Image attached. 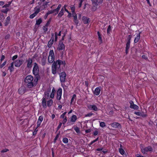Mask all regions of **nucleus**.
I'll list each match as a JSON object with an SVG mask.
<instances>
[{
	"instance_id": "nucleus-49",
	"label": "nucleus",
	"mask_w": 157,
	"mask_h": 157,
	"mask_svg": "<svg viewBox=\"0 0 157 157\" xmlns=\"http://www.w3.org/2000/svg\"><path fill=\"white\" fill-rule=\"evenodd\" d=\"M51 19H52L51 18H50L49 19V20L48 21L46 25H45L46 26L48 27L50 24L51 21Z\"/></svg>"
},
{
	"instance_id": "nucleus-20",
	"label": "nucleus",
	"mask_w": 157,
	"mask_h": 157,
	"mask_svg": "<svg viewBox=\"0 0 157 157\" xmlns=\"http://www.w3.org/2000/svg\"><path fill=\"white\" fill-rule=\"evenodd\" d=\"M42 105L43 107L44 108H46L47 107L46 103V101L45 98L43 97L42 99Z\"/></svg>"
},
{
	"instance_id": "nucleus-63",
	"label": "nucleus",
	"mask_w": 157,
	"mask_h": 157,
	"mask_svg": "<svg viewBox=\"0 0 157 157\" xmlns=\"http://www.w3.org/2000/svg\"><path fill=\"white\" fill-rule=\"evenodd\" d=\"M62 123H59V125H58V126L57 127V130H59L60 128V127L62 125Z\"/></svg>"
},
{
	"instance_id": "nucleus-60",
	"label": "nucleus",
	"mask_w": 157,
	"mask_h": 157,
	"mask_svg": "<svg viewBox=\"0 0 157 157\" xmlns=\"http://www.w3.org/2000/svg\"><path fill=\"white\" fill-rule=\"evenodd\" d=\"M84 0H79V1H80V3H79V7H81V6H82V3L83 2V1H84Z\"/></svg>"
},
{
	"instance_id": "nucleus-4",
	"label": "nucleus",
	"mask_w": 157,
	"mask_h": 157,
	"mask_svg": "<svg viewBox=\"0 0 157 157\" xmlns=\"http://www.w3.org/2000/svg\"><path fill=\"white\" fill-rule=\"evenodd\" d=\"M55 56L53 50H51L49 53V55L48 56V61L49 63H53L54 61Z\"/></svg>"
},
{
	"instance_id": "nucleus-40",
	"label": "nucleus",
	"mask_w": 157,
	"mask_h": 157,
	"mask_svg": "<svg viewBox=\"0 0 157 157\" xmlns=\"http://www.w3.org/2000/svg\"><path fill=\"white\" fill-rule=\"evenodd\" d=\"M74 130L75 132L78 133L80 132V129L79 128L76 126L74 128Z\"/></svg>"
},
{
	"instance_id": "nucleus-59",
	"label": "nucleus",
	"mask_w": 157,
	"mask_h": 157,
	"mask_svg": "<svg viewBox=\"0 0 157 157\" xmlns=\"http://www.w3.org/2000/svg\"><path fill=\"white\" fill-rule=\"evenodd\" d=\"M67 112H65L62 114L60 116V118H65V115L66 114Z\"/></svg>"
},
{
	"instance_id": "nucleus-36",
	"label": "nucleus",
	"mask_w": 157,
	"mask_h": 157,
	"mask_svg": "<svg viewBox=\"0 0 157 157\" xmlns=\"http://www.w3.org/2000/svg\"><path fill=\"white\" fill-rule=\"evenodd\" d=\"M99 139V137H98L97 139H96L95 140L92 141L90 144H89V146L90 147L92 144H93L95 142L97 141Z\"/></svg>"
},
{
	"instance_id": "nucleus-19",
	"label": "nucleus",
	"mask_w": 157,
	"mask_h": 157,
	"mask_svg": "<svg viewBox=\"0 0 157 157\" xmlns=\"http://www.w3.org/2000/svg\"><path fill=\"white\" fill-rule=\"evenodd\" d=\"M100 92V89L99 87H97L95 89L94 92V93L96 95H98L99 94Z\"/></svg>"
},
{
	"instance_id": "nucleus-39",
	"label": "nucleus",
	"mask_w": 157,
	"mask_h": 157,
	"mask_svg": "<svg viewBox=\"0 0 157 157\" xmlns=\"http://www.w3.org/2000/svg\"><path fill=\"white\" fill-rule=\"evenodd\" d=\"M132 36L130 35H129L128 36V37L127 38L128 42L126 44H129L130 43V40L131 39Z\"/></svg>"
},
{
	"instance_id": "nucleus-46",
	"label": "nucleus",
	"mask_w": 157,
	"mask_h": 157,
	"mask_svg": "<svg viewBox=\"0 0 157 157\" xmlns=\"http://www.w3.org/2000/svg\"><path fill=\"white\" fill-rule=\"evenodd\" d=\"M58 60L59 61V62L60 65L62 64H63L64 66H65V65L66 64L65 62V61H62L59 60V59H58Z\"/></svg>"
},
{
	"instance_id": "nucleus-42",
	"label": "nucleus",
	"mask_w": 157,
	"mask_h": 157,
	"mask_svg": "<svg viewBox=\"0 0 157 157\" xmlns=\"http://www.w3.org/2000/svg\"><path fill=\"white\" fill-rule=\"evenodd\" d=\"M60 135V132H59L58 134H57L56 137L54 138V142L55 143L56 142V140L58 139V138L59 137V136Z\"/></svg>"
},
{
	"instance_id": "nucleus-16",
	"label": "nucleus",
	"mask_w": 157,
	"mask_h": 157,
	"mask_svg": "<svg viewBox=\"0 0 157 157\" xmlns=\"http://www.w3.org/2000/svg\"><path fill=\"white\" fill-rule=\"evenodd\" d=\"M14 62H13L12 63L10 64V66L8 67V70H10L11 73H12L14 71Z\"/></svg>"
},
{
	"instance_id": "nucleus-62",
	"label": "nucleus",
	"mask_w": 157,
	"mask_h": 157,
	"mask_svg": "<svg viewBox=\"0 0 157 157\" xmlns=\"http://www.w3.org/2000/svg\"><path fill=\"white\" fill-rule=\"evenodd\" d=\"M71 10L72 12H75V7L74 6L71 7Z\"/></svg>"
},
{
	"instance_id": "nucleus-34",
	"label": "nucleus",
	"mask_w": 157,
	"mask_h": 157,
	"mask_svg": "<svg viewBox=\"0 0 157 157\" xmlns=\"http://www.w3.org/2000/svg\"><path fill=\"white\" fill-rule=\"evenodd\" d=\"M111 27L110 25H109L107 29V34L108 35H110V32L111 31Z\"/></svg>"
},
{
	"instance_id": "nucleus-27",
	"label": "nucleus",
	"mask_w": 157,
	"mask_h": 157,
	"mask_svg": "<svg viewBox=\"0 0 157 157\" xmlns=\"http://www.w3.org/2000/svg\"><path fill=\"white\" fill-rule=\"evenodd\" d=\"M53 103V100L52 99H50L47 102V106L48 107H50L52 106Z\"/></svg>"
},
{
	"instance_id": "nucleus-26",
	"label": "nucleus",
	"mask_w": 157,
	"mask_h": 157,
	"mask_svg": "<svg viewBox=\"0 0 157 157\" xmlns=\"http://www.w3.org/2000/svg\"><path fill=\"white\" fill-rule=\"evenodd\" d=\"M77 116L75 115H73L71 117V121L72 122H74L77 120Z\"/></svg>"
},
{
	"instance_id": "nucleus-58",
	"label": "nucleus",
	"mask_w": 157,
	"mask_h": 157,
	"mask_svg": "<svg viewBox=\"0 0 157 157\" xmlns=\"http://www.w3.org/2000/svg\"><path fill=\"white\" fill-rule=\"evenodd\" d=\"M63 124H65V123L67 121V117H65V118H63Z\"/></svg>"
},
{
	"instance_id": "nucleus-57",
	"label": "nucleus",
	"mask_w": 157,
	"mask_h": 157,
	"mask_svg": "<svg viewBox=\"0 0 157 157\" xmlns=\"http://www.w3.org/2000/svg\"><path fill=\"white\" fill-rule=\"evenodd\" d=\"M43 29L44 30V31L46 32L47 31L48 28L46 26V25H45L43 27Z\"/></svg>"
},
{
	"instance_id": "nucleus-51",
	"label": "nucleus",
	"mask_w": 157,
	"mask_h": 157,
	"mask_svg": "<svg viewBox=\"0 0 157 157\" xmlns=\"http://www.w3.org/2000/svg\"><path fill=\"white\" fill-rule=\"evenodd\" d=\"M50 40H51L52 42H54V34L53 33L52 34Z\"/></svg>"
},
{
	"instance_id": "nucleus-6",
	"label": "nucleus",
	"mask_w": 157,
	"mask_h": 157,
	"mask_svg": "<svg viewBox=\"0 0 157 157\" xmlns=\"http://www.w3.org/2000/svg\"><path fill=\"white\" fill-rule=\"evenodd\" d=\"M23 56V55L21 58H19L18 59H17L14 62L15 67H19L22 65L24 62V61L22 59H21V58Z\"/></svg>"
},
{
	"instance_id": "nucleus-44",
	"label": "nucleus",
	"mask_w": 157,
	"mask_h": 157,
	"mask_svg": "<svg viewBox=\"0 0 157 157\" xmlns=\"http://www.w3.org/2000/svg\"><path fill=\"white\" fill-rule=\"evenodd\" d=\"M55 9H54L53 10H51L48 11L47 12V14H48L49 15L50 14H52L53 13H54V14H55Z\"/></svg>"
},
{
	"instance_id": "nucleus-32",
	"label": "nucleus",
	"mask_w": 157,
	"mask_h": 157,
	"mask_svg": "<svg viewBox=\"0 0 157 157\" xmlns=\"http://www.w3.org/2000/svg\"><path fill=\"white\" fill-rule=\"evenodd\" d=\"M130 47V44H126V47L125 48V53L126 54H127L128 52V50L129 49Z\"/></svg>"
},
{
	"instance_id": "nucleus-25",
	"label": "nucleus",
	"mask_w": 157,
	"mask_h": 157,
	"mask_svg": "<svg viewBox=\"0 0 157 157\" xmlns=\"http://www.w3.org/2000/svg\"><path fill=\"white\" fill-rule=\"evenodd\" d=\"M40 7H38L37 6H36L34 8L35 10L34 13H36V14H37L40 11Z\"/></svg>"
},
{
	"instance_id": "nucleus-12",
	"label": "nucleus",
	"mask_w": 157,
	"mask_h": 157,
	"mask_svg": "<svg viewBox=\"0 0 157 157\" xmlns=\"http://www.w3.org/2000/svg\"><path fill=\"white\" fill-rule=\"evenodd\" d=\"M88 108L90 110H93L97 111H98V109L95 105H90L87 106Z\"/></svg>"
},
{
	"instance_id": "nucleus-56",
	"label": "nucleus",
	"mask_w": 157,
	"mask_h": 157,
	"mask_svg": "<svg viewBox=\"0 0 157 157\" xmlns=\"http://www.w3.org/2000/svg\"><path fill=\"white\" fill-rule=\"evenodd\" d=\"M41 122H42L39 121H37L36 128H37L40 126L41 124Z\"/></svg>"
},
{
	"instance_id": "nucleus-28",
	"label": "nucleus",
	"mask_w": 157,
	"mask_h": 157,
	"mask_svg": "<svg viewBox=\"0 0 157 157\" xmlns=\"http://www.w3.org/2000/svg\"><path fill=\"white\" fill-rule=\"evenodd\" d=\"M76 96L75 94H74L73 95V96L72 97V98L71 100V102L70 104H71L72 103V102L74 101V100H75V101L76 100Z\"/></svg>"
},
{
	"instance_id": "nucleus-2",
	"label": "nucleus",
	"mask_w": 157,
	"mask_h": 157,
	"mask_svg": "<svg viewBox=\"0 0 157 157\" xmlns=\"http://www.w3.org/2000/svg\"><path fill=\"white\" fill-rule=\"evenodd\" d=\"M60 66L59 62L58 60L54 61L53 63L52 66V73L54 75L56 74L57 72L59 69Z\"/></svg>"
},
{
	"instance_id": "nucleus-1",
	"label": "nucleus",
	"mask_w": 157,
	"mask_h": 157,
	"mask_svg": "<svg viewBox=\"0 0 157 157\" xmlns=\"http://www.w3.org/2000/svg\"><path fill=\"white\" fill-rule=\"evenodd\" d=\"M39 79V78L35 77L34 79L32 75H29L26 77L24 81L26 84L27 87L28 88H31L36 86Z\"/></svg>"
},
{
	"instance_id": "nucleus-33",
	"label": "nucleus",
	"mask_w": 157,
	"mask_h": 157,
	"mask_svg": "<svg viewBox=\"0 0 157 157\" xmlns=\"http://www.w3.org/2000/svg\"><path fill=\"white\" fill-rule=\"evenodd\" d=\"M10 9L8 8H6L5 9H2L1 10V11L3 13L6 14L7 12L10 11Z\"/></svg>"
},
{
	"instance_id": "nucleus-52",
	"label": "nucleus",
	"mask_w": 157,
	"mask_h": 157,
	"mask_svg": "<svg viewBox=\"0 0 157 157\" xmlns=\"http://www.w3.org/2000/svg\"><path fill=\"white\" fill-rule=\"evenodd\" d=\"M43 117L42 116H40L39 117L38 121H39L42 122L43 121Z\"/></svg>"
},
{
	"instance_id": "nucleus-38",
	"label": "nucleus",
	"mask_w": 157,
	"mask_h": 157,
	"mask_svg": "<svg viewBox=\"0 0 157 157\" xmlns=\"http://www.w3.org/2000/svg\"><path fill=\"white\" fill-rule=\"evenodd\" d=\"M63 142L65 144H67L68 142V139L66 137H64L63 139Z\"/></svg>"
},
{
	"instance_id": "nucleus-13",
	"label": "nucleus",
	"mask_w": 157,
	"mask_h": 157,
	"mask_svg": "<svg viewBox=\"0 0 157 157\" xmlns=\"http://www.w3.org/2000/svg\"><path fill=\"white\" fill-rule=\"evenodd\" d=\"M111 125V126L114 128H121V124L117 122H113L112 123Z\"/></svg>"
},
{
	"instance_id": "nucleus-17",
	"label": "nucleus",
	"mask_w": 157,
	"mask_h": 157,
	"mask_svg": "<svg viewBox=\"0 0 157 157\" xmlns=\"http://www.w3.org/2000/svg\"><path fill=\"white\" fill-rule=\"evenodd\" d=\"M25 88L24 87H21L18 90V92L19 94H23L25 93Z\"/></svg>"
},
{
	"instance_id": "nucleus-54",
	"label": "nucleus",
	"mask_w": 157,
	"mask_h": 157,
	"mask_svg": "<svg viewBox=\"0 0 157 157\" xmlns=\"http://www.w3.org/2000/svg\"><path fill=\"white\" fill-rule=\"evenodd\" d=\"M93 115V113L92 112H90L85 115V117H90Z\"/></svg>"
},
{
	"instance_id": "nucleus-48",
	"label": "nucleus",
	"mask_w": 157,
	"mask_h": 157,
	"mask_svg": "<svg viewBox=\"0 0 157 157\" xmlns=\"http://www.w3.org/2000/svg\"><path fill=\"white\" fill-rule=\"evenodd\" d=\"M37 14H36V13H34L33 14L31 15L29 17L30 18L33 19V18L35 17Z\"/></svg>"
},
{
	"instance_id": "nucleus-53",
	"label": "nucleus",
	"mask_w": 157,
	"mask_h": 157,
	"mask_svg": "<svg viewBox=\"0 0 157 157\" xmlns=\"http://www.w3.org/2000/svg\"><path fill=\"white\" fill-rule=\"evenodd\" d=\"M9 151V149L7 148H5L1 151V152L2 153H4L6 152Z\"/></svg>"
},
{
	"instance_id": "nucleus-21",
	"label": "nucleus",
	"mask_w": 157,
	"mask_h": 157,
	"mask_svg": "<svg viewBox=\"0 0 157 157\" xmlns=\"http://www.w3.org/2000/svg\"><path fill=\"white\" fill-rule=\"evenodd\" d=\"M61 4H59L58 5L56 9H55V14H54V15H56L58 13L61 7Z\"/></svg>"
},
{
	"instance_id": "nucleus-55",
	"label": "nucleus",
	"mask_w": 157,
	"mask_h": 157,
	"mask_svg": "<svg viewBox=\"0 0 157 157\" xmlns=\"http://www.w3.org/2000/svg\"><path fill=\"white\" fill-rule=\"evenodd\" d=\"M17 57L18 56L17 55H15L12 57V60L14 61L15 59H17Z\"/></svg>"
},
{
	"instance_id": "nucleus-15",
	"label": "nucleus",
	"mask_w": 157,
	"mask_h": 157,
	"mask_svg": "<svg viewBox=\"0 0 157 157\" xmlns=\"http://www.w3.org/2000/svg\"><path fill=\"white\" fill-rule=\"evenodd\" d=\"M46 54H43L42 56V58L41 60V65L44 66L46 63Z\"/></svg>"
},
{
	"instance_id": "nucleus-37",
	"label": "nucleus",
	"mask_w": 157,
	"mask_h": 157,
	"mask_svg": "<svg viewBox=\"0 0 157 157\" xmlns=\"http://www.w3.org/2000/svg\"><path fill=\"white\" fill-rule=\"evenodd\" d=\"M74 22H75V24L77 25L78 23V21L77 20V17H74Z\"/></svg>"
},
{
	"instance_id": "nucleus-30",
	"label": "nucleus",
	"mask_w": 157,
	"mask_h": 157,
	"mask_svg": "<svg viewBox=\"0 0 157 157\" xmlns=\"http://www.w3.org/2000/svg\"><path fill=\"white\" fill-rule=\"evenodd\" d=\"M42 22V20L41 18H39L36 20V25H40Z\"/></svg>"
},
{
	"instance_id": "nucleus-22",
	"label": "nucleus",
	"mask_w": 157,
	"mask_h": 157,
	"mask_svg": "<svg viewBox=\"0 0 157 157\" xmlns=\"http://www.w3.org/2000/svg\"><path fill=\"white\" fill-rule=\"evenodd\" d=\"M64 10L63 8H62L60 12L58 13L57 17L59 18L61 17L64 14Z\"/></svg>"
},
{
	"instance_id": "nucleus-64",
	"label": "nucleus",
	"mask_w": 157,
	"mask_h": 157,
	"mask_svg": "<svg viewBox=\"0 0 157 157\" xmlns=\"http://www.w3.org/2000/svg\"><path fill=\"white\" fill-rule=\"evenodd\" d=\"M36 128L35 129L34 131L33 132V136H35L37 133V130H36Z\"/></svg>"
},
{
	"instance_id": "nucleus-43",
	"label": "nucleus",
	"mask_w": 157,
	"mask_h": 157,
	"mask_svg": "<svg viewBox=\"0 0 157 157\" xmlns=\"http://www.w3.org/2000/svg\"><path fill=\"white\" fill-rule=\"evenodd\" d=\"M53 43V42H52V41H51V40H50V41L48 42V44L47 45L48 47L49 48H50L51 47Z\"/></svg>"
},
{
	"instance_id": "nucleus-31",
	"label": "nucleus",
	"mask_w": 157,
	"mask_h": 157,
	"mask_svg": "<svg viewBox=\"0 0 157 157\" xmlns=\"http://www.w3.org/2000/svg\"><path fill=\"white\" fill-rule=\"evenodd\" d=\"M62 89L61 88H59L58 89L57 92V95H62Z\"/></svg>"
},
{
	"instance_id": "nucleus-47",
	"label": "nucleus",
	"mask_w": 157,
	"mask_h": 157,
	"mask_svg": "<svg viewBox=\"0 0 157 157\" xmlns=\"http://www.w3.org/2000/svg\"><path fill=\"white\" fill-rule=\"evenodd\" d=\"M119 152L122 155L124 153V151L122 148H120L119 149Z\"/></svg>"
},
{
	"instance_id": "nucleus-10",
	"label": "nucleus",
	"mask_w": 157,
	"mask_h": 157,
	"mask_svg": "<svg viewBox=\"0 0 157 157\" xmlns=\"http://www.w3.org/2000/svg\"><path fill=\"white\" fill-rule=\"evenodd\" d=\"M27 63V67L28 68H31L32 66V63L33 62V59L31 58H29L26 60Z\"/></svg>"
},
{
	"instance_id": "nucleus-11",
	"label": "nucleus",
	"mask_w": 157,
	"mask_h": 157,
	"mask_svg": "<svg viewBox=\"0 0 157 157\" xmlns=\"http://www.w3.org/2000/svg\"><path fill=\"white\" fill-rule=\"evenodd\" d=\"M129 103L130 104V108L136 110L138 109L139 107L137 105L134 104L133 101L130 100L129 102Z\"/></svg>"
},
{
	"instance_id": "nucleus-7",
	"label": "nucleus",
	"mask_w": 157,
	"mask_h": 157,
	"mask_svg": "<svg viewBox=\"0 0 157 157\" xmlns=\"http://www.w3.org/2000/svg\"><path fill=\"white\" fill-rule=\"evenodd\" d=\"M61 82L63 83L65 82L66 77V74L65 72H62L59 74Z\"/></svg>"
},
{
	"instance_id": "nucleus-8",
	"label": "nucleus",
	"mask_w": 157,
	"mask_h": 157,
	"mask_svg": "<svg viewBox=\"0 0 157 157\" xmlns=\"http://www.w3.org/2000/svg\"><path fill=\"white\" fill-rule=\"evenodd\" d=\"M92 5L94 6H97L98 5L101 4L103 1V0H91Z\"/></svg>"
},
{
	"instance_id": "nucleus-61",
	"label": "nucleus",
	"mask_w": 157,
	"mask_h": 157,
	"mask_svg": "<svg viewBox=\"0 0 157 157\" xmlns=\"http://www.w3.org/2000/svg\"><path fill=\"white\" fill-rule=\"evenodd\" d=\"M142 57L143 59H144L146 60L147 59V58L145 55H143L142 56Z\"/></svg>"
},
{
	"instance_id": "nucleus-41",
	"label": "nucleus",
	"mask_w": 157,
	"mask_h": 157,
	"mask_svg": "<svg viewBox=\"0 0 157 157\" xmlns=\"http://www.w3.org/2000/svg\"><path fill=\"white\" fill-rule=\"evenodd\" d=\"M49 2H44V3H43V4L42 5V6H44V8L43 10L44 9L46 8V6H47L48 5V4L49 3Z\"/></svg>"
},
{
	"instance_id": "nucleus-35",
	"label": "nucleus",
	"mask_w": 157,
	"mask_h": 157,
	"mask_svg": "<svg viewBox=\"0 0 157 157\" xmlns=\"http://www.w3.org/2000/svg\"><path fill=\"white\" fill-rule=\"evenodd\" d=\"M97 34L98 36V39L99 40H100L101 42V43L102 41V37L101 36V34L99 31L97 32Z\"/></svg>"
},
{
	"instance_id": "nucleus-23",
	"label": "nucleus",
	"mask_w": 157,
	"mask_h": 157,
	"mask_svg": "<svg viewBox=\"0 0 157 157\" xmlns=\"http://www.w3.org/2000/svg\"><path fill=\"white\" fill-rule=\"evenodd\" d=\"M10 20V16H8L6 19L4 23L5 26H7L9 24Z\"/></svg>"
},
{
	"instance_id": "nucleus-50",
	"label": "nucleus",
	"mask_w": 157,
	"mask_h": 157,
	"mask_svg": "<svg viewBox=\"0 0 157 157\" xmlns=\"http://www.w3.org/2000/svg\"><path fill=\"white\" fill-rule=\"evenodd\" d=\"M7 61H4L2 64L0 65V68H2L6 64Z\"/></svg>"
},
{
	"instance_id": "nucleus-24",
	"label": "nucleus",
	"mask_w": 157,
	"mask_h": 157,
	"mask_svg": "<svg viewBox=\"0 0 157 157\" xmlns=\"http://www.w3.org/2000/svg\"><path fill=\"white\" fill-rule=\"evenodd\" d=\"M140 33H139L136 36L135 38L134 39V43H137L139 41V40H140Z\"/></svg>"
},
{
	"instance_id": "nucleus-3",
	"label": "nucleus",
	"mask_w": 157,
	"mask_h": 157,
	"mask_svg": "<svg viewBox=\"0 0 157 157\" xmlns=\"http://www.w3.org/2000/svg\"><path fill=\"white\" fill-rule=\"evenodd\" d=\"M34 66L33 69V73L35 76V77L40 79L39 75V69L38 64L36 63H34Z\"/></svg>"
},
{
	"instance_id": "nucleus-29",
	"label": "nucleus",
	"mask_w": 157,
	"mask_h": 157,
	"mask_svg": "<svg viewBox=\"0 0 157 157\" xmlns=\"http://www.w3.org/2000/svg\"><path fill=\"white\" fill-rule=\"evenodd\" d=\"M56 92V90L54 88H53L52 90V92L51 94L50 95V98H53L54 96V93Z\"/></svg>"
},
{
	"instance_id": "nucleus-45",
	"label": "nucleus",
	"mask_w": 157,
	"mask_h": 157,
	"mask_svg": "<svg viewBox=\"0 0 157 157\" xmlns=\"http://www.w3.org/2000/svg\"><path fill=\"white\" fill-rule=\"evenodd\" d=\"M100 125L102 127H104L105 126V124L104 122H100Z\"/></svg>"
},
{
	"instance_id": "nucleus-9",
	"label": "nucleus",
	"mask_w": 157,
	"mask_h": 157,
	"mask_svg": "<svg viewBox=\"0 0 157 157\" xmlns=\"http://www.w3.org/2000/svg\"><path fill=\"white\" fill-rule=\"evenodd\" d=\"M145 112H144V111L141 112H135L134 114L137 115L141 116L143 117H146L147 116V115L146 113V110H145Z\"/></svg>"
},
{
	"instance_id": "nucleus-14",
	"label": "nucleus",
	"mask_w": 157,
	"mask_h": 157,
	"mask_svg": "<svg viewBox=\"0 0 157 157\" xmlns=\"http://www.w3.org/2000/svg\"><path fill=\"white\" fill-rule=\"evenodd\" d=\"M65 49V46L64 44L62 42L61 40L58 45V47L57 48V49L59 50H64Z\"/></svg>"
},
{
	"instance_id": "nucleus-18",
	"label": "nucleus",
	"mask_w": 157,
	"mask_h": 157,
	"mask_svg": "<svg viewBox=\"0 0 157 157\" xmlns=\"http://www.w3.org/2000/svg\"><path fill=\"white\" fill-rule=\"evenodd\" d=\"M82 18V21L85 24H87L90 22V19L86 17L83 16Z\"/></svg>"
},
{
	"instance_id": "nucleus-5",
	"label": "nucleus",
	"mask_w": 157,
	"mask_h": 157,
	"mask_svg": "<svg viewBox=\"0 0 157 157\" xmlns=\"http://www.w3.org/2000/svg\"><path fill=\"white\" fill-rule=\"evenodd\" d=\"M153 149L152 147L149 146L144 148L142 147L141 148V151L144 154L146 153L148 151L151 152L153 151Z\"/></svg>"
}]
</instances>
